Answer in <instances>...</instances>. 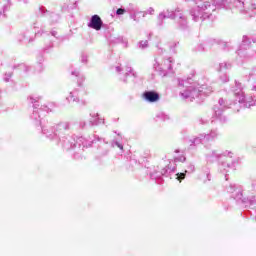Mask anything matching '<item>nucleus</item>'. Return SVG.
<instances>
[{
    "mask_svg": "<svg viewBox=\"0 0 256 256\" xmlns=\"http://www.w3.org/2000/svg\"><path fill=\"white\" fill-rule=\"evenodd\" d=\"M88 27L95 29V31H101V27H103V20H101L99 15H93L91 17L90 23L88 24Z\"/></svg>",
    "mask_w": 256,
    "mask_h": 256,
    "instance_id": "f257e3e1",
    "label": "nucleus"
},
{
    "mask_svg": "<svg viewBox=\"0 0 256 256\" xmlns=\"http://www.w3.org/2000/svg\"><path fill=\"white\" fill-rule=\"evenodd\" d=\"M143 99L148 103H157L159 101V93L155 91H146L142 94Z\"/></svg>",
    "mask_w": 256,
    "mask_h": 256,
    "instance_id": "f03ea898",
    "label": "nucleus"
},
{
    "mask_svg": "<svg viewBox=\"0 0 256 256\" xmlns=\"http://www.w3.org/2000/svg\"><path fill=\"white\" fill-rule=\"evenodd\" d=\"M177 180L178 181H183V179H185L186 174L185 173H177Z\"/></svg>",
    "mask_w": 256,
    "mask_h": 256,
    "instance_id": "7ed1b4c3",
    "label": "nucleus"
},
{
    "mask_svg": "<svg viewBox=\"0 0 256 256\" xmlns=\"http://www.w3.org/2000/svg\"><path fill=\"white\" fill-rule=\"evenodd\" d=\"M124 13H125V9H123V8H119L116 11V15H124Z\"/></svg>",
    "mask_w": 256,
    "mask_h": 256,
    "instance_id": "20e7f679",
    "label": "nucleus"
},
{
    "mask_svg": "<svg viewBox=\"0 0 256 256\" xmlns=\"http://www.w3.org/2000/svg\"><path fill=\"white\" fill-rule=\"evenodd\" d=\"M121 149H123V146H119Z\"/></svg>",
    "mask_w": 256,
    "mask_h": 256,
    "instance_id": "39448f33",
    "label": "nucleus"
}]
</instances>
